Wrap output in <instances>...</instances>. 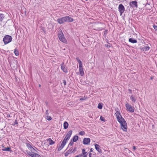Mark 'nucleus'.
Wrapping results in <instances>:
<instances>
[{
  "instance_id": "49530a36",
  "label": "nucleus",
  "mask_w": 157,
  "mask_h": 157,
  "mask_svg": "<svg viewBox=\"0 0 157 157\" xmlns=\"http://www.w3.org/2000/svg\"><path fill=\"white\" fill-rule=\"evenodd\" d=\"M133 149L134 150H136V147L135 146H133Z\"/></svg>"
},
{
  "instance_id": "4c0bfd02",
  "label": "nucleus",
  "mask_w": 157,
  "mask_h": 157,
  "mask_svg": "<svg viewBox=\"0 0 157 157\" xmlns=\"http://www.w3.org/2000/svg\"><path fill=\"white\" fill-rule=\"evenodd\" d=\"M78 155L79 157H83L84 156V155L82 153Z\"/></svg>"
},
{
  "instance_id": "7ed1b4c3",
  "label": "nucleus",
  "mask_w": 157,
  "mask_h": 157,
  "mask_svg": "<svg viewBox=\"0 0 157 157\" xmlns=\"http://www.w3.org/2000/svg\"><path fill=\"white\" fill-rule=\"evenodd\" d=\"M121 124V128L124 131H127V123L124 118H121V120L118 121Z\"/></svg>"
},
{
  "instance_id": "cd10ccee",
  "label": "nucleus",
  "mask_w": 157,
  "mask_h": 157,
  "mask_svg": "<svg viewBox=\"0 0 157 157\" xmlns=\"http://www.w3.org/2000/svg\"><path fill=\"white\" fill-rule=\"evenodd\" d=\"M102 104L101 103L98 104V108L101 109L102 108Z\"/></svg>"
},
{
  "instance_id": "f8f14e48",
  "label": "nucleus",
  "mask_w": 157,
  "mask_h": 157,
  "mask_svg": "<svg viewBox=\"0 0 157 157\" xmlns=\"http://www.w3.org/2000/svg\"><path fill=\"white\" fill-rule=\"evenodd\" d=\"M129 6L130 7L133 8H137L138 7L137 2L136 1H133L130 2L129 3Z\"/></svg>"
},
{
  "instance_id": "a18cd8bd",
  "label": "nucleus",
  "mask_w": 157,
  "mask_h": 157,
  "mask_svg": "<svg viewBox=\"0 0 157 157\" xmlns=\"http://www.w3.org/2000/svg\"><path fill=\"white\" fill-rule=\"evenodd\" d=\"M128 90V91H129V93H130V94H132V90H131V89H129Z\"/></svg>"
},
{
  "instance_id": "c9c22d12",
  "label": "nucleus",
  "mask_w": 157,
  "mask_h": 157,
  "mask_svg": "<svg viewBox=\"0 0 157 157\" xmlns=\"http://www.w3.org/2000/svg\"><path fill=\"white\" fill-rule=\"evenodd\" d=\"M46 116H48L49 115L48 111V110H47L45 113Z\"/></svg>"
},
{
  "instance_id": "c756f323",
  "label": "nucleus",
  "mask_w": 157,
  "mask_h": 157,
  "mask_svg": "<svg viewBox=\"0 0 157 157\" xmlns=\"http://www.w3.org/2000/svg\"><path fill=\"white\" fill-rule=\"evenodd\" d=\"M45 117L47 120L49 121H51L52 119V117L48 115L46 116Z\"/></svg>"
},
{
  "instance_id": "37998d69",
  "label": "nucleus",
  "mask_w": 157,
  "mask_h": 157,
  "mask_svg": "<svg viewBox=\"0 0 157 157\" xmlns=\"http://www.w3.org/2000/svg\"><path fill=\"white\" fill-rule=\"evenodd\" d=\"M85 98H81L80 99V101H82L84 100H85Z\"/></svg>"
},
{
  "instance_id": "f3484780",
  "label": "nucleus",
  "mask_w": 157,
  "mask_h": 157,
  "mask_svg": "<svg viewBox=\"0 0 157 157\" xmlns=\"http://www.w3.org/2000/svg\"><path fill=\"white\" fill-rule=\"evenodd\" d=\"M129 41L132 43H135L137 42L136 40L134 39L133 38H131L129 39Z\"/></svg>"
},
{
  "instance_id": "e433bc0d",
  "label": "nucleus",
  "mask_w": 157,
  "mask_h": 157,
  "mask_svg": "<svg viewBox=\"0 0 157 157\" xmlns=\"http://www.w3.org/2000/svg\"><path fill=\"white\" fill-rule=\"evenodd\" d=\"M72 150L73 149H70L67 151L69 152H70V154L71 153H72Z\"/></svg>"
},
{
  "instance_id": "473e14b6",
  "label": "nucleus",
  "mask_w": 157,
  "mask_h": 157,
  "mask_svg": "<svg viewBox=\"0 0 157 157\" xmlns=\"http://www.w3.org/2000/svg\"><path fill=\"white\" fill-rule=\"evenodd\" d=\"M74 142H73V141L72 140L70 141V143H69V145H70V146H72V145L73 144H74Z\"/></svg>"
},
{
  "instance_id": "bb28decb",
  "label": "nucleus",
  "mask_w": 157,
  "mask_h": 157,
  "mask_svg": "<svg viewBox=\"0 0 157 157\" xmlns=\"http://www.w3.org/2000/svg\"><path fill=\"white\" fill-rule=\"evenodd\" d=\"M26 146L29 150L32 148V147L31 145V144L28 143H26Z\"/></svg>"
},
{
  "instance_id": "8fccbe9b",
  "label": "nucleus",
  "mask_w": 157,
  "mask_h": 157,
  "mask_svg": "<svg viewBox=\"0 0 157 157\" xmlns=\"http://www.w3.org/2000/svg\"><path fill=\"white\" fill-rule=\"evenodd\" d=\"M75 157H79V156L78 155H76V156H75Z\"/></svg>"
},
{
  "instance_id": "0eeeda50",
  "label": "nucleus",
  "mask_w": 157,
  "mask_h": 157,
  "mask_svg": "<svg viewBox=\"0 0 157 157\" xmlns=\"http://www.w3.org/2000/svg\"><path fill=\"white\" fill-rule=\"evenodd\" d=\"M72 131L70 130L67 133L66 136H65V138L63 140V141H65L66 143H67V141L70 138L72 134Z\"/></svg>"
},
{
  "instance_id": "aec40b11",
  "label": "nucleus",
  "mask_w": 157,
  "mask_h": 157,
  "mask_svg": "<svg viewBox=\"0 0 157 157\" xmlns=\"http://www.w3.org/2000/svg\"><path fill=\"white\" fill-rule=\"evenodd\" d=\"M150 48L149 46H145L142 48V50L143 51H146L148 50Z\"/></svg>"
},
{
  "instance_id": "f257e3e1",
  "label": "nucleus",
  "mask_w": 157,
  "mask_h": 157,
  "mask_svg": "<svg viewBox=\"0 0 157 157\" xmlns=\"http://www.w3.org/2000/svg\"><path fill=\"white\" fill-rule=\"evenodd\" d=\"M57 21L59 24H62L66 22H73L74 20L71 17L68 16H66L57 19Z\"/></svg>"
},
{
  "instance_id": "4468645a",
  "label": "nucleus",
  "mask_w": 157,
  "mask_h": 157,
  "mask_svg": "<svg viewBox=\"0 0 157 157\" xmlns=\"http://www.w3.org/2000/svg\"><path fill=\"white\" fill-rule=\"evenodd\" d=\"M61 69L65 73H66L67 72V70L66 68V66L64 64V62H63L61 64Z\"/></svg>"
},
{
  "instance_id": "a878e982",
  "label": "nucleus",
  "mask_w": 157,
  "mask_h": 157,
  "mask_svg": "<svg viewBox=\"0 0 157 157\" xmlns=\"http://www.w3.org/2000/svg\"><path fill=\"white\" fill-rule=\"evenodd\" d=\"M130 99L132 100V101H133L134 103H135L136 100L133 96L132 95L131 96Z\"/></svg>"
},
{
  "instance_id": "ea45409f",
  "label": "nucleus",
  "mask_w": 157,
  "mask_h": 157,
  "mask_svg": "<svg viewBox=\"0 0 157 157\" xmlns=\"http://www.w3.org/2000/svg\"><path fill=\"white\" fill-rule=\"evenodd\" d=\"M76 147L74 149H73L72 152L73 153H74L76 151Z\"/></svg>"
},
{
  "instance_id": "412c9836",
  "label": "nucleus",
  "mask_w": 157,
  "mask_h": 157,
  "mask_svg": "<svg viewBox=\"0 0 157 157\" xmlns=\"http://www.w3.org/2000/svg\"><path fill=\"white\" fill-rule=\"evenodd\" d=\"M2 150L5 151H11V149L10 147H7V148H4L2 149Z\"/></svg>"
},
{
  "instance_id": "f03ea898",
  "label": "nucleus",
  "mask_w": 157,
  "mask_h": 157,
  "mask_svg": "<svg viewBox=\"0 0 157 157\" xmlns=\"http://www.w3.org/2000/svg\"><path fill=\"white\" fill-rule=\"evenodd\" d=\"M30 151H27V154L31 157H41L40 156L35 152L37 151L33 147L30 150Z\"/></svg>"
},
{
  "instance_id": "423d86ee",
  "label": "nucleus",
  "mask_w": 157,
  "mask_h": 157,
  "mask_svg": "<svg viewBox=\"0 0 157 157\" xmlns=\"http://www.w3.org/2000/svg\"><path fill=\"white\" fill-rule=\"evenodd\" d=\"M58 37L59 40L64 43L67 42L66 40L64 37V36L62 31H60L58 33Z\"/></svg>"
},
{
  "instance_id": "09e8293b",
  "label": "nucleus",
  "mask_w": 157,
  "mask_h": 157,
  "mask_svg": "<svg viewBox=\"0 0 157 157\" xmlns=\"http://www.w3.org/2000/svg\"><path fill=\"white\" fill-rule=\"evenodd\" d=\"M7 117H10V115H9V114L7 115Z\"/></svg>"
},
{
  "instance_id": "2eb2a0df",
  "label": "nucleus",
  "mask_w": 157,
  "mask_h": 157,
  "mask_svg": "<svg viewBox=\"0 0 157 157\" xmlns=\"http://www.w3.org/2000/svg\"><path fill=\"white\" fill-rule=\"evenodd\" d=\"M96 150L99 153H101L102 152V150L101 149L100 146L97 144H94Z\"/></svg>"
},
{
  "instance_id": "20e7f679",
  "label": "nucleus",
  "mask_w": 157,
  "mask_h": 157,
  "mask_svg": "<svg viewBox=\"0 0 157 157\" xmlns=\"http://www.w3.org/2000/svg\"><path fill=\"white\" fill-rule=\"evenodd\" d=\"M121 124V128L124 131H127V123L124 118H121V120L118 121Z\"/></svg>"
},
{
  "instance_id": "6ab92c4d",
  "label": "nucleus",
  "mask_w": 157,
  "mask_h": 157,
  "mask_svg": "<svg viewBox=\"0 0 157 157\" xmlns=\"http://www.w3.org/2000/svg\"><path fill=\"white\" fill-rule=\"evenodd\" d=\"M78 139V136L77 135L74 136L72 138V140L73 142H76Z\"/></svg>"
},
{
  "instance_id": "603ef678",
  "label": "nucleus",
  "mask_w": 157,
  "mask_h": 157,
  "mask_svg": "<svg viewBox=\"0 0 157 157\" xmlns=\"http://www.w3.org/2000/svg\"><path fill=\"white\" fill-rule=\"evenodd\" d=\"M39 86L40 87V85L39 84Z\"/></svg>"
},
{
  "instance_id": "2f4dec72",
  "label": "nucleus",
  "mask_w": 157,
  "mask_h": 157,
  "mask_svg": "<svg viewBox=\"0 0 157 157\" xmlns=\"http://www.w3.org/2000/svg\"><path fill=\"white\" fill-rule=\"evenodd\" d=\"M100 120H101V121H105V119L102 117V116H101L100 117Z\"/></svg>"
},
{
  "instance_id": "a19ab883",
  "label": "nucleus",
  "mask_w": 157,
  "mask_h": 157,
  "mask_svg": "<svg viewBox=\"0 0 157 157\" xmlns=\"http://www.w3.org/2000/svg\"><path fill=\"white\" fill-rule=\"evenodd\" d=\"M63 83L64 84V85H66V81L65 80H63Z\"/></svg>"
},
{
  "instance_id": "79ce46f5",
  "label": "nucleus",
  "mask_w": 157,
  "mask_h": 157,
  "mask_svg": "<svg viewBox=\"0 0 157 157\" xmlns=\"http://www.w3.org/2000/svg\"><path fill=\"white\" fill-rule=\"evenodd\" d=\"M17 124H18V122H17V121L16 120L14 122V124H14V125Z\"/></svg>"
},
{
  "instance_id": "5701e85b",
  "label": "nucleus",
  "mask_w": 157,
  "mask_h": 157,
  "mask_svg": "<svg viewBox=\"0 0 157 157\" xmlns=\"http://www.w3.org/2000/svg\"><path fill=\"white\" fill-rule=\"evenodd\" d=\"M76 59L77 61L78 62L79 64V66L82 65V61L81 60L79 59L78 57H76Z\"/></svg>"
},
{
  "instance_id": "c03bdc74",
  "label": "nucleus",
  "mask_w": 157,
  "mask_h": 157,
  "mask_svg": "<svg viewBox=\"0 0 157 157\" xmlns=\"http://www.w3.org/2000/svg\"><path fill=\"white\" fill-rule=\"evenodd\" d=\"M93 150L94 149L92 148H91L89 153H91V152H92Z\"/></svg>"
},
{
  "instance_id": "9d476101",
  "label": "nucleus",
  "mask_w": 157,
  "mask_h": 157,
  "mask_svg": "<svg viewBox=\"0 0 157 157\" xmlns=\"http://www.w3.org/2000/svg\"><path fill=\"white\" fill-rule=\"evenodd\" d=\"M125 106L127 108V110L131 112H133L134 111V108H132V106L129 104L127 103L125 104Z\"/></svg>"
},
{
  "instance_id": "4be33fe9",
  "label": "nucleus",
  "mask_w": 157,
  "mask_h": 157,
  "mask_svg": "<svg viewBox=\"0 0 157 157\" xmlns=\"http://www.w3.org/2000/svg\"><path fill=\"white\" fill-rule=\"evenodd\" d=\"M68 123L67 122L65 121L64 123V124H63L64 128L65 129H66L68 127Z\"/></svg>"
},
{
  "instance_id": "ddd939ff",
  "label": "nucleus",
  "mask_w": 157,
  "mask_h": 157,
  "mask_svg": "<svg viewBox=\"0 0 157 157\" xmlns=\"http://www.w3.org/2000/svg\"><path fill=\"white\" fill-rule=\"evenodd\" d=\"M90 141V138H85L83 140L82 143L83 144L85 145H88L89 144Z\"/></svg>"
},
{
  "instance_id": "39448f33",
  "label": "nucleus",
  "mask_w": 157,
  "mask_h": 157,
  "mask_svg": "<svg viewBox=\"0 0 157 157\" xmlns=\"http://www.w3.org/2000/svg\"><path fill=\"white\" fill-rule=\"evenodd\" d=\"M12 40V37L11 36L9 35H6L3 39V41L5 44H6L11 42Z\"/></svg>"
},
{
  "instance_id": "b1692460",
  "label": "nucleus",
  "mask_w": 157,
  "mask_h": 157,
  "mask_svg": "<svg viewBox=\"0 0 157 157\" xmlns=\"http://www.w3.org/2000/svg\"><path fill=\"white\" fill-rule=\"evenodd\" d=\"M5 16L3 14L0 13V22L2 21Z\"/></svg>"
},
{
  "instance_id": "dca6fc26",
  "label": "nucleus",
  "mask_w": 157,
  "mask_h": 157,
  "mask_svg": "<svg viewBox=\"0 0 157 157\" xmlns=\"http://www.w3.org/2000/svg\"><path fill=\"white\" fill-rule=\"evenodd\" d=\"M79 69L80 74L82 76H83L84 75V72L82 65L79 66Z\"/></svg>"
},
{
  "instance_id": "864d4df0",
  "label": "nucleus",
  "mask_w": 157,
  "mask_h": 157,
  "mask_svg": "<svg viewBox=\"0 0 157 157\" xmlns=\"http://www.w3.org/2000/svg\"><path fill=\"white\" fill-rule=\"evenodd\" d=\"M86 1H88V0H85Z\"/></svg>"
},
{
  "instance_id": "3c124183",
  "label": "nucleus",
  "mask_w": 157,
  "mask_h": 157,
  "mask_svg": "<svg viewBox=\"0 0 157 157\" xmlns=\"http://www.w3.org/2000/svg\"><path fill=\"white\" fill-rule=\"evenodd\" d=\"M153 77H151L150 78L152 80L153 79Z\"/></svg>"
},
{
  "instance_id": "f704fd0d",
  "label": "nucleus",
  "mask_w": 157,
  "mask_h": 157,
  "mask_svg": "<svg viewBox=\"0 0 157 157\" xmlns=\"http://www.w3.org/2000/svg\"><path fill=\"white\" fill-rule=\"evenodd\" d=\"M153 27L155 30L156 31H157V26L154 25H153Z\"/></svg>"
},
{
  "instance_id": "9b49d317",
  "label": "nucleus",
  "mask_w": 157,
  "mask_h": 157,
  "mask_svg": "<svg viewBox=\"0 0 157 157\" xmlns=\"http://www.w3.org/2000/svg\"><path fill=\"white\" fill-rule=\"evenodd\" d=\"M118 9L120 13V15H121L125 11L124 7L122 4H120L119 5Z\"/></svg>"
},
{
  "instance_id": "393cba45",
  "label": "nucleus",
  "mask_w": 157,
  "mask_h": 157,
  "mask_svg": "<svg viewBox=\"0 0 157 157\" xmlns=\"http://www.w3.org/2000/svg\"><path fill=\"white\" fill-rule=\"evenodd\" d=\"M14 53L16 56H18L19 55V52L17 50V48H16L14 51Z\"/></svg>"
},
{
  "instance_id": "72a5a7b5",
  "label": "nucleus",
  "mask_w": 157,
  "mask_h": 157,
  "mask_svg": "<svg viewBox=\"0 0 157 157\" xmlns=\"http://www.w3.org/2000/svg\"><path fill=\"white\" fill-rule=\"evenodd\" d=\"M70 154V152H69L67 151V152L65 153V156L66 157L67 156Z\"/></svg>"
},
{
  "instance_id": "7c9ffc66",
  "label": "nucleus",
  "mask_w": 157,
  "mask_h": 157,
  "mask_svg": "<svg viewBox=\"0 0 157 157\" xmlns=\"http://www.w3.org/2000/svg\"><path fill=\"white\" fill-rule=\"evenodd\" d=\"M79 134L80 135L83 136L85 134V133L84 131H81L79 132Z\"/></svg>"
},
{
  "instance_id": "58836bf2",
  "label": "nucleus",
  "mask_w": 157,
  "mask_h": 157,
  "mask_svg": "<svg viewBox=\"0 0 157 157\" xmlns=\"http://www.w3.org/2000/svg\"><path fill=\"white\" fill-rule=\"evenodd\" d=\"M103 29L101 27V28H97V29L96 30H102Z\"/></svg>"
},
{
  "instance_id": "de8ad7c7",
  "label": "nucleus",
  "mask_w": 157,
  "mask_h": 157,
  "mask_svg": "<svg viewBox=\"0 0 157 157\" xmlns=\"http://www.w3.org/2000/svg\"><path fill=\"white\" fill-rule=\"evenodd\" d=\"M92 155V154L90 153H89V157H92L91 155Z\"/></svg>"
},
{
  "instance_id": "6e6552de",
  "label": "nucleus",
  "mask_w": 157,
  "mask_h": 157,
  "mask_svg": "<svg viewBox=\"0 0 157 157\" xmlns=\"http://www.w3.org/2000/svg\"><path fill=\"white\" fill-rule=\"evenodd\" d=\"M67 143L64 141H63L62 142L61 144H58V145L57 147V150L58 151H61L64 147V146L66 145Z\"/></svg>"
},
{
  "instance_id": "c85d7f7f",
  "label": "nucleus",
  "mask_w": 157,
  "mask_h": 157,
  "mask_svg": "<svg viewBox=\"0 0 157 157\" xmlns=\"http://www.w3.org/2000/svg\"><path fill=\"white\" fill-rule=\"evenodd\" d=\"M82 154L84 155V156L86 155H87V152H85V149H82Z\"/></svg>"
},
{
  "instance_id": "1a4fd4ad",
  "label": "nucleus",
  "mask_w": 157,
  "mask_h": 157,
  "mask_svg": "<svg viewBox=\"0 0 157 157\" xmlns=\"http://www.w3.org/2000/svg\"><path fill=\"white\" fill-rule=\"evenodd\" d=\"M117 109L119 110L118 108L116 109V112L115 114L117 117V121L121 120V118H124L121 114V113L119 111L117 110Z\"/></svg>"
},
{
  "instance_id": "a211bd4d",
  "label": "nucleus",
  "mask_w": 157,
  "mask_h": 157,
  "mask_svg": "<svg viewBox=\"0 0 157 157\" xmlns=\"http://www.w3.org/2000/svg\"><path fill=\"white\" fill-rule=\"evenodd\" d=\"M48 141V144L50 145H52L55 143V142L52 140L50 138H49L47 140Z\"/></svg>"
}]
</instances>
